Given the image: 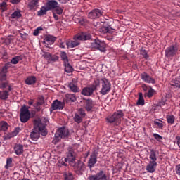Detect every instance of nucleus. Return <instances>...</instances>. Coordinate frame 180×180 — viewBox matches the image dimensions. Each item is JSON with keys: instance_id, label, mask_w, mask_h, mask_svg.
Segmentation results:
<instances>
[{"instance_id": "49530a36", "label": "nucleus", "mask_w": 180, "mask_h": 180, "mask_svg": "<svg viewBox=\"0 0 180 180\" xmlns=\"http://www.w3.org/2000/svg\"><path fill=\"white\" fill-rule=\"evenodd\" d=\"M43 103H44V101H43V100L41 101H38L37 103V104L35 105L37 110H38V111L41 110V108H40V106H41V105H43Z\"/></svg>"}, {"instance_id": "8fccbe9b", "label": "nucleus", "mask_w": 180, "mask_h": 180, "mask_svg": "<svg viewBox=\"0 0 180 180\" xmlns=\"http://www.w3.org/2000/svg\"><path fill=\"white\" fill-rule=\"evenodd\" d=\"M55 9V13H57V15H61L63 13V8H61L60 6H57V7Z\"/></svg>"}, {"instance_id": "864d4df0", "label": "nucleus", "mask_w": 180, "mask_h": 180, "mask_svg": "<svg viewBox=\"0 0 180 180\" xmlns=\"http://www.w3.org/2000/svg\"><path fill=\"white\" fill-rule=\"evenodd\" d=\"M153 137L158 140V141H162V136H160L158 134H154Z\"/></svg>"}, {"instance_id": "de8ad7c7", "label": "nucleus", "mask_w": 180, "mask_h": 180, "mask_svg": "<svg viewBox=\"0 0 180 180\" xmlns=\"http://www.w3.org/2000/svg\"><path fill=\"white\" fill-rule=\"evenodd\" d=\"M0 11H2L3 12H5V11H6V2L3 1L0 4Z\"/></svg>"}, {"instance_id": "79ce46f5", "label": "nucleus", "mask_w": 180, "mask_h": 180, "mask_svg": "<svg viewBox=\"0 0 180 180\" xmlns=\"http://www.w3.org/2000/svg\"><path fill=\"white\" fill-rule=\"evenodd\" d=\"M154 94H155V90L150 87L149 89L148 90V94H147L148 98H153V96L154 95Z\"/></svg>"}, {"instance_id": "4c0bfd02", "label": "nucleus", "mask_w": 180, "mask_h": 180, "mask_svg": "<svg viewBox=\"0 0 180 180\" xmlns=\"http://www.w3.org/2000/svg\"><path fill=\"white\" fill-rule=\"evenodd\" d=\"M65 180H74V176L71 172H65L64 173Z\"/></svg>"}, {"instance_id": "4468645a", "label": "nucleus", "mask_w": 180, "mask_h": 180, "mask_svg": "<svg viewBox=\"0 0 180 180\" xmlns=\"http://www.w3.org/2000/svg\"><path fill=\"white\" fill-rule=\"evenodd\" d=\"M58 5V2H57L56 0H48L47 2L45 4V6L49 11L56 8Z\"/></svg>"}, {"instance_id": "aec40b11", "label": "nucleus", "mask_w": 180, "mask_h": 180, "mask_svg": "<svg viewBox=\"0 0 180 180\" xmlns=\"http://www.w3.org/2000/svg\"><path fill=\"white\" fill-rule=\"evenodd\" d=\"M6 72H8V68L4 66L0 72V81H6Z\"/></svg>"}, {"instance_id": "2f4dec72", "label": "nucleus", "mask_w": 180, "mask_h": 180, "mask_svg": "<svg viewBox=\"0 0 180 180\" xmlns=\"http://www.w3.org/2000/svg\"><path fill=\"white\" fill-rule=\"evenodd\" d=\"M8 130V122H0V131H6Z\"/></svg>"}, {"instance_id": "f704fd0d", "label": "nucleus", "mask_w": 180, "mask_h": 180, "mask_svg": "<svg viewBox=\"0 0 180 180\" xmlns=\"http://www.w3.org/2000/svg\"><path fill=\"white\" fill-rule=\"evenodd\" d=\"M166 119L169 124H174L175 122V117L174 115H167Z\"/></svg>"}, {"instance_id": "ea45409f", "label": "nucleus", "mask_w": 180, "mask_h": 180, "mask_svg": "<svg viewBox=\"0 0 180 180\" xmlns=\"http://www.w3.org/2000/svg\"><path fill=\"white\" fill-rule=\"evenodd\" d=\"M12 167V158H8L6 159V164L5 165L6 169H9Z\"/></svg>"}, {"instance_id": "603ef678", "label": "nucleus", "mask_w": 180, "mask_h": 180, "mask_svg": "<svg viewBox=\"0 0 180 180\" xmlns=\"http://www.w3.org/2000/svg\"><path fill=\"white\" fill-rule=\"evenodd\" d=\"M172 86H176V88H180V82L176 81V82H171L170 83Z\"/></svg>"}, {"instance_id": "a878e982", "label": "nucleus", "mask_w": 180, "mask_h": 180, "mask_svg": "<svg viewBox=\"0 0 180 180\" xmlns=\"http://www.w3.org/2000/svg\"><path fill=\"white\" fill-rule=\"evenodd\" d=\"M68 86L72 92H79V89L77 86V84L71 82L69 84Z\"/></svg>"}, {"instance_id": "c756f323", "label": "nucleus", "mask_w": 180, "mask_h": 180, "mask_svg": "<svg viewBox=\"0 0 180 180\" xmlns=\"http://www.w3.org/2000/svg\"><path fill=\"white\" fill-rule=\"evenodd\" d=\"M47 12H49V9H47V7L46 6H42L41 9L37 12V15L38 16H43V15H46Z\"/></svg>"}, {"instance_id": "473e14b6", "label": "nucleus", "mask_w": 180, "mask_h": 180, "mask_svg": "<svg viewBox=\"0 0 180 180\" xmlns=\"http://www.w3.org/2000/svg\"><path fill=\"white\" fill-rule=\"evenodd\" d=\"M37 4H39V0H32L28 6H30V9H34L37 6Z\"/></svg>"}, {"instance_id": "a211bd4d", "label": "nucleus", "mask_w": 180, "mask_h": 180, "mask_svg": "<svg viewBox=\"0 0 180 180\" xmlns=\"http://www.w3.org/2000/svg\"><path fill=\"white\" fill-rule=\"evenodd\" d=\"M149 162H157V151H155L154 149H150Z\"/></svg>"}, {"instance_id": "4be33fe9", "label": "nucleus", "mask_w": 180, "mask_h": 180, "mask_svg": "<svg viewBox=\"0 0 180 180\" xmlns=\"http://www.w3.org/2000/svg\"><path fill=\"white\" fill-rule=\"evenodd\" d=\"M9 97V90H4L0 91V99H2L3 101H6L8 98Z\"/></svg>"}, {"instance_id": "6e6552de", "label": "nucleus", "mask_w": 180, "mask_h": 180, "mask_svg": "<svg viewBox=\"0 0 180 180\" xmlns=\"http://www.w3.org/2000/svg\"><path fill=\"white\" fill-rule=\"evenodd\" d=\"M64 102L55 100L51 105V112H52V110H63V109H64Z\"/></svg>"}, {"instance_id": "e433bc0d", "label": "nucleus", "mask_w": 180, "mask_h": 180, "mask_svg": "<svg viewBox=\"0 0 180 180\" xmlns=\"http://www.w3.org/2000/svg\"><path fill=\"white\" fill-rule=\"evenodd\" d=\"M144 98H143V94H139V98L138 99V101L136 103V105H139L141 106H144Z\"/></svg>"}, {"instance_id": "cd10ccee", "label": "nucleus", "mask_w": 180, "mask_h": 180, "mask_svg": "<svg viewBox=\"0 0 180 180\" xmlns=\"http://www.w3.org/2000/svg\"><path fill=\"white\" fill-rule=\"evenodd\" d=\"M18 134H19V131H18V129H15L13 132L9 133L7 135H6L4 136V139L6 140H9V139H12V137H15V136H18Z\"/></svg>"}, {"instance_id": "09e8293b", "label": "nucleus", "mask_w": 180, "mask_h": 180, "mask_svg": "<svg viewBox=\"0 0 180 180\" xmlns=\"http://www.w3.org/2000/svg\"><path fill=\"white\" fill-rule=\"evenodd\" d=\"M155 124H156V126H158V127H159L160 129H161L164 124H162V121L158 120L154 122Z\"/></svg>"}, {"instance_id": "423d86ee", "label": "nucleus", "mask_w": 180, "mask_h": 180, "mask_svg": "<svg viewBox=\"0 0 180 180\" xmlns=\"http://www.w3.org/2000/svg\"><path fill=\"white\" fill-rule=\"evenodd\" d=\"M91 49H96L99 50L102 53L106 51V44L103 41H101L98 39H96L91 44Z\"/></svg>"}, {"instance_id": "37998d69", "label": "nucleus", "mask_w": 180, "mask_h": 180, "mask_svg": "<svg viewBox=\"0 0 180 180\" xmlns=\"http://www.w3.org/2000/svg\"><path fill=\"white\" fill-rule=\"evenodd\" d=\"M78 115H79V116H81L82 117H85V116H86V114L85 113V110H84L83 108H79Z\"/></svg>"}, {"instance_id": "39448f33", "label": "nucleus", "mask_w": 180, "mask_h": 180, "mask_svg": "<svg viewBox=\"0 0 180 180\" xmlns=\"http://www.w3.org/2000/svg\"><path fill=\"white\" fill-rule=\"evenodd\" d=\"M100 84L101 86L100 94H101V95H106L110 92L112 84H110V82L108 79L102 78Z\"/></svg>"}, {"instance_id": "680f3d73", "label": "nucleus", "mask_w": 180, "mask_h": 180, "mask_svg": "<svg viewBox=\"0 0 180 180\" xmlns=\"http://www.w3.org/2000/svg\"><path fill=\"white\" fill-rule=\"evenodd\" d=\"M59 47H60V49H65V44H64V42H62L60 44Z\"/></svg>"}, {"instance_id": "e2e57ef3", "label": "nucleus", "mask_w": 180, "mask_h": 180, "mask_svg": "<svg viewBox=\"0 0 180 180\" xmlns=\"http://www.w3.org/2000/svg\"><path fill=\"white\" fill-rule=\"evenodd\" d=\"M60 1L61 4H67V2H68V1L70 0H58Z\"/></svg>"}, {"instance_id": "72a5a7b5", "label": "nucleus", "mask_w": 180, "mask_h": 180, "mask_svg": "<svg viewBox=\"0 0 180 180\" xmlns=\"http://www.w3.org/2000/svg\"><path fill=\"white\" fill-rule=\"evenodd\" d=\"M77 169L79 171H84L85 169V163L84 162H78L77 165H76Z\"/></svg>"}, {"instance_id": "412c9836", "label": "nucleus", "mask_w": 180, "mask_h": 180, "mask_svg": "<svg viewBox=\"0 0 180 180\" xmlns=\"http://www.w3.org/2000/svg\"><path fill=\"white\" fill-rule=\"evenodd\" d=\"M44 41L45 43H46V44H49V45L53 44L54 41H56V37L51 35H48L45 37Z\"/></svg>"}, {"instance_id": "58836bf2", "label": "nucleus", "mask_w": 180, "mask_h": 180, "mask_svg": "<svg viewBox=\"0 0 180 180\" xmlns=\"http://www.w3.org/2000/svg\"><path fill=\"white\" fill-rule=\"evenodd\" d=\"M22 16V14L20 13V11H14L11 14V18L12 19H18Z\"/></svg>"}, {"instance_id": "9d476101", "label": "nucleus", "mask_w": 180, "mask_h": 180, "mask_svg": "<svg viewBox=\"0 0 180 180\" xmlns=\"http://www.w3.org/2000/svg\"><path fill=\"white\" fill-rule=\"evenodd\" d=\"M98 162V154L94 152L91 155L88 161V167L90 169H92L95 167V164Z\"/></svg>"}, {"instance_id": "f257e3e1", "label": "nucleus", "mask_w": 180, "mask_h": 180, "mask_svg": "<svg viewBox=\"0 0 180 180\" xmlns=\"http://www.w3.org/2000/svg\"><path fill=\"white\" fill-rule=\"evenodd\" d=\"M40 134L47 136V129L40 118H36L34 120V129L30 134V137L34 141H37L40 139Z\"/></svg>"}, {"instance_id": "338daca9", "label": "nucleus", "mask_w": 180, "mask_h": 180, "mask_svg": "<svg viewBox=\"0 0 180 180\" xmlns=\"http://www.w3.org/2000/svg\"><path fill=\"white\" fill-rule=\"evenodd\" d=\"M53 18L57 20L58 19V17L56 15V14L53 13Z\"/></svg>"}, {"instance_id": "4d7b16f0", "label": "nucleus", "mask_w": 180, "mask_h": 180, "mask_svg": "<svg viewBox=\"0 0 180 180\" xmlns=\"http://www.w3.org/2000/svg\"><path fill=\"white\" fill-rule=\"evenodd\" d=\"M142 89H143L145 92H147V91H148V89H150V87L147 86V85H146V84H143V85H142Z\"/></svg>"}, {"instance_id": "a19ab883", "label": "nucleus", "mask_w": 180, "mask_h": 180, "mask_svg": "<svg viewBox=\"0 0 180 180\" xmlns=\"http://www.w3.org/2000/svg\"><path fill=\"white\" fill-rule=\"evenodd\" d=\"M60 57L63 61L64 62V64L65 63H68V56H67V53L65 52H62L60 53Z\"/></svg>"}, {"instance_id": "c9c22d12", "label": "nucleus", "mask_w": 180, "mask_h": 180, "mask_svg": "<svg viewBox=\"0 0 180 180\" xmlns=\"http://www.w3.org/2000/svg\"><path fill=\"white\" fill-rule=\"evenodd\" d=\"M20 60H22V56H18L11 59V64H18Z\"/></svg>"}, {"instance_id": "bb28decb", "label": "nucleus", "mask_w": 180, "mask_h": 180, "mask_svg": "<svg viewBox=\"0 0 180 180\" xmlns=\"http://www.w3.org/2000/svg\"><path fill=\"white\" fill-rule=\"evenodd\" d=\"M5 88H8V92H11V91H12V86L9 85V83L8 82L0 83V89H5Z\"/></svg>"}, {"instance_id": "774afa93", "label": "nucleus", "mask_w": 180, "mask_h": 180, "mask_svg": "<svg viewBox=\"0 0 180 180\" xmlns=\"http://www.w3.org/2000/svg\"><path fill=\"white\" fill-rule=\"evenodd\" d=\"M78 23H81V21H80V20H79V21H78Z\"/></svg>"}, {"instance_id": "6e6d98bb", "label": "nucleus", "mask_w": 180, "mask_h": 180, "mask_svg": "<svg viewBox=\"0 0 180 180\" xmlns=\"http://www.w3.org/2000/svg\"><path fill=\"white\" fill-rule=\"evenodd\" d=\"M158 106H160V108H163V106H167V104L165 103V101H162L158 103Z\"/></svg>"}, {"instance_id": "2eb2a0df", "label": "nucleus", "mask_w": 180, "mask_h": 180, "mask_svg": "<svg viewBox=\"0 0 180 180\" xmlns=\"http://www.w3.org/2000/svg\"><path fill=\"white\" fill-rule=\"evenodd\" d=\"M94 108H95V102L91 98L86 99L85 101L86 110H87V112H91Z\"/></svg>"}, {"instance_id": "052dcab7", "label": "nucleus", "mask_w": 180, "mask_h": 180, "mask_svg": "<svg viewBox=\"0 0 180 180\" xmlns=\"http://www.w3.org/2000/svg\"><path fill=\"white\" fill-rule=\"evenodd\" d=\"M20 36L22 37V39H27V34L25 33V34H20Z\"/></svg>"}, {"instance_id": "ddd939ff", "label": "nucleus", "mask_w": 180, "mask_h": 180, "mask_svg": "<svg viewBox=\"0 0 180 180\" xmlns=\"http://www.w3.org/2000/svg\"><path fill=\"white\" fill-rule=\"evenodd\" d=\"M75 155L74 150L72 148H69L68 156L65 158V162H74L75 161Z\"/></svg>"}, {"instance_id": "f03ea898", "label": "nucleus", "mask_w": 180, "mask_h": 180, "mask_svg": "<svg viewBox=\"0 0 180 180\" xmlns=\"http://www.w3.org/2000/svg\"><path fill=\"white\" fill-rule=\"evenodd\" d=\"M91 39V34L86 33L77 34L75 37L73 41H68L66 45L70 49H74L77 46H79V41L82 40H89Z\"/></svg>"}, {"instance_id": "7ed1b4c3", "label": "nucleus", "mask_w": 180, "mask_h": 180, "mask_svg": "<svg viewBox=\"0 0 180 180\" xmlns=\"http://www.w3.org/2000/svg\"><path fill=\"white\" fill-rule=\"evenodd\" d=\"M68 134H70V131L65 127L58 128L55 134V137L52 141L53 144H57L62 139H65V137H68Z\"/></svg>"}, {"instance_id": "393cba45", "label": "nucleus", "mask_w": 180, "mask_h": 180, "mask_svg": "<svg viewBox=\"0 0 180 180\" xmlns=\"http://www.w3.org/2000/svg\"><path fill=\"white\" fill-rule=\"evenodd\" d=\"M65 99H66L67 102H75V101H77L75 94H66Z\"/></svg>"}, {"instance_id": "6ab92c4d", "label": "nucleus", "mask_w": 180, "mask_h": 180, "mask_svg": "<svg viewBox=\"0 0 180 180\" xmlns=\"http://www.w3.org/2000/svg\"><path fill=\"white\" fill-rule=\"evenodd\" d=\"M14 152L16 155H21L23 154V145L16 144L14 146Z\"/></svg>"}, {"instance_id": "0eeeda50", "label": "nucleus", "mask_w": 180, "mask_h": 180, "mask_svg": "<svg viewBox=\"0 0 180 180\" xmlns=\"http://www.w3.org/2000/svg\"><path fill=\"white\" fill-rule=\"evenodd\" d=\"M20 119L22 123H26L30 119V111L26 105L22 106L20 109Z\"/></svg>"}, {"instance_id": "3c124183", "label": "nucleus", "mask_w": 180, "mask_h": 180, "mask_svg": "<svg viewBox=\"0 0 180 180\" xmlns=\"http://www.w3.org/2000/svg\"><path fill=\"white\" fill-rule=\"evenodd\" d=\"M141 54L144 57V58H148V54L147 53V51H146V49H141Z\"/></svg>"}, {"instance_id": "5701e85b", "label": "nucleus", "mask_w": 180, "mask_h": 180, "mask_svg": "<svg viewBox=\"0 0 180 180\" xmlns=\"http://www.w3.org/2000/svg\"><path fill=\"white\" fill-rule=\"evenodd\" d=\"M101 30L103 33H113L115 32V29L108 25L101 27Z\"/></svg>"}, {"instance_id": "9b49d317", "label": "nucleus", "mask_w": 180, "mask_h": 180, "mask_svg": "<svg viewBox=\"0 0 180 180\" xmlns=\"http://www.w3.org/2000/svg\"><path fill=\"white\" fill-rule=\"evenodd\" d=\"M176 51H178V47L175 46H169L165 50V56L166 57H174L176 54Z\"/></svg>"}, {"instance_id": "bf43d9fd", "label": "nucleus", "mask_w": 180, "mask_h": 180, "mask_svg": "<svg viewBox=\"0 0 180 180\" xmlns=\"http://www.w3.org/2000/svg\"><path fill=\"white\" fill-rule=\"evenodd\" d=\"M11 4H18L20 2V0H11Z\"/></svg>"}, {"instance_id": "5fc2aeb1", "label": "nucleus", "mask_w": 180, "mask_h": 180, "mask_svg": "<svg viewBox=\"0 0 180 180\" xmlns=\"http://www.w3.org/2000/svg\"><path fill=\"white\" fill-rule=\"evenodd\" d=\"M58 60V56H56V55H53V56H51V58H50V63H51V61H57Z\"/></svg>"}, {"instance_id": "f3484780", "label": "nucleus", "mask_w": 180, "mask_h": 180, "mask_svg": "<svg viewBox=\"0 0 180 180\" xmlns=\"http://www.w3.org/2000/svg\"><path fill=\"white\" fill-rule=\"evenodd\" d=\"M94 94V88L92 87H85L82 90V95L84 96H91Z\"/></svg>"}, {"instance_id": "c03bdc74", "label": "nucleus", "mask_w": 180, "mask_h": 180, "mask_svg": "<svg viewBox=\"0 0 180 180\" xmlns=\"http://www.w3.org/2000/svg\"><path fill=\"white\" fill-rule=\"evenodd\" d=\"M41 30H43V27H39L35 29L33 32L34 36H39V34L40 33V32H41Z\"/></svg>"}, {"instance_id": "dca6fc26", "label": "nucleus", "mask_w": 180, "mask_h": 180, "mask_svg": "<svg viewBox=\"0 0 180 180\" xmlns=\"http://www.w3.org/2000/svg\"><path fill=\"white\" fill-rule=\"evenodd\" d=\"M157 168V162H149L146 165V171L150 174L155 172V169Z\"/></svg>"}, {"instance_id": "f8f14e48", "label": "nucleus", "mask_w": 180, "mask_h": 180, "mask_svg": "<svg viewBox=\"0 0 180 180\" xmlns=\"http://www.w3.org/2000/svg\"><path fill=\"white\" fill-rule=\"evenodd\" d=\"M141 78L143 81H144V82H146L147 84H155V79L151 77L146 72L141 73Z\"/></svg>"}, {"instance_id": "13d9d810", "label": "nucleus", "mask_w": 180, "mask_h": 180, "mask_svg": "<svg viewBox=\"0 0 180 180\" xmlns=\"http://www.w3.org/2000/svg\"><path fill=\"white\" fill-rule=\"evenodd\" d=\"M176 172L177 175H180V165L176 167Z\"/></svg>"}, {"instance_id": "69168bd1", "label": "nucleus", "mask_w": 180, "mask_h": 180, "mask_svg": "<svg viewBox=\"0 0 180 180\" xmlns=\"http://www.w3.org/2000/svg\"><path fill=\"white\" fill-rule=\"evenodd\" d=\"M60 164L61 165H67V164H65V162L64 161L60 162Z\"/></svg>"}, {"instance_id": "7c9ffc66", "label": "nucleus", "mask_w": 180, "mask_h": 180, "mask_svg": "<svg viewBox=\"0 0 180 180\" xmlns=\"http://www.w3.org/2000/svg\"><path fill=\"white\" fill-rule=\"evenodd\" d=\"M82 119H84V117H82V116H81L79 114H78V113H75V116H74V117H73V120H75V122L76 123H78V124L82 122Z\"/></svg>"}, {"instance_id": "20e7f679", "label": "nucleus", "mask_w": 180, "mask_h": 180, "mask_svg": "<svg viewBox=\"0 0 180 180\" xmlns=\"http://www.w3.org/2000/svg\"><path fill=\"white\" fill-rule=\"evenodd\" d=\"M123 112L122 110H118L113 113V115L107 118V122L108 123H114L115 126H119L122 122V117H123Z\"/></svg>"}, {"instance_id": "0e129e2a", "label": "nucleus", "mask_w": 180, "mask_h": 180, "mask_svg": "<svg viewBox=\"0 0 180 180\" xmlns=\"http://www.w3.org/2000/svg\"><path fill=\"white\" fill-rule=\"evenodd\" d=\"M28 105H30V106H32V105H33V101L31 100L28 102Z\"/></svg>"}, {"instance_id": "1a4fd4ad", "label": "nucleus", "mask_w": 180, "mask_h": 180, "mask_svg": "<svg viewBox=\"0 0 180 180\" xmlns=\"http://www.w3.org/2000/svg\"><path fill=\"white\" fill-rule=\"evenodd\" d=\"M103 12L98 8H95L89 13L88 16L89 19H98L102 16Z\"/></svg>"}, {"instance_id": "c85d7f7f", "label": "nucleus", "mask_w": 180, "mask_h": 180, "mask_svg": "<svg viewBox=\"0 0 180 180\" xmlns=\"http://www.w3.org/2000/svg\"><path fill=\"white\" fill-rule=\"evenodd\" d=\"M65 65V71L68 73H71L72 72L74 68H72V66H71V65H70V63L66 62L64 63Z\"/></svg>"}, {"instance_id": "a18cd8bd", "label": "nucleus", "mask_w": 180, "mask_h": 180, "mask_svg": "<svg viewBox=\"0 0 180 180\" xmlns=\"http://www.w3.org/2000/svg\"><path fill=\"white\" fill-rule=\"evenodd\" d=\"M51 56V54H50V53L46 52L43 54L44 58H45V60H46L48 63H50Z\"/></svg>"}, {"instance_id": "b1692460", "label": "nucleus", "mask_w": 180, "mask_h": 180, "mask_svg": "<svg viewBox=\"0 0 180 180\" xmlns=\"http://www.w3.org/2000/svg\"><path fill=\"white\" fill-rule=\"evenodd\" d=\"M25 84L27 85H33V84H36V77L30 76L25 79Z\"/></svg>"}]
</instances>
